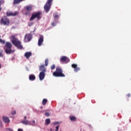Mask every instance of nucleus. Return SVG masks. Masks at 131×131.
I'll list each match as a JSON object with an SVG mask.
<instances>
[{
  "instance_id": "nucleus-1",
  "label": "nucleus",
  "mask_w": 131,
  "mask_h": 131,
  "mask_svg": "<svg viewBox=\"0 0 131 131\" xmlns=\"http://www.w3.org/2000/svg\"><path fill=\"white\" fill-rule=\"evenodd\" d=\"M11 42L15 47H16L17 49H23V47L22 45H21V41L18 40V39H17V38H16V37H15V36H14V35H12V36H11Z\"/></svg>"
},
{
  "instance_id": "nucleus-2",
  "label": "nucleus",
  "mask_w": 131,
  "mask_h": 131,
  "mask_svg": "<svg viewBox=\"0 0 131 131\" xmlns=\"http://www.w3.org/2000/svg\"><path fill=\"white\" fill-rule=\"evenodd\" d=\"M53 75L56 77H65V74L63 73V70L60 67H57L56 71L53 72Z\"/></svg>"
},
{
  "instance_id": "nucleus-3",
  "label": "nucleus",
  "mask_w": 131,
  "mask_h": 131,
  "mask_svg": "<svg viewBox=\"0 0 131 131\" xmlns=\"http://www.w3.org/2000/svg\"><path fill=\"white\" fill-rule=\"evenodd\" d=\"M12 45L11 42H7L4 47V50L6 54H11L12 53Z\"/></svg>"
},
{
  "instance_id": "nucleus-4",
  "label": "nucleus",
  "mask_w": 131,
  "mask_h": 131,
  "mask_svg": "<svg viewBox=\"0 0 131 131\" xmlns=\"http://www.w3.org/2000/svg\"><path fill=\"white\" fill-rule=\"evenodd\" d=\"M53 0H48L46 4L44 5V10L46 13L49 12L51 7L52 5Z\"/></svg>"
},
{
  "instance_id": "nucleus-5",
  "label": "nucleus",
  "mask_w": 131,
  "mask_h": 131,
  "mask_svg": "<svg viewBox=\"0 0 131 131\" xmlns=\"http://www.w3.org/2000/svg\"><path fill=\"white\" fill-rule=\"evenodd\" d=\"M26 11L24 13L26 16H30L31 11L33 10L32 5H27L25 7Z\"/></svg>"
},
{
  "instance_id": "nucleus-6",
  "label": "nucleus",
  "mask_w": 131,
  "mask_h": 131,
  "mask_svg": "<svg viewBox=\"0 0 131 131\" xmlns=\"http://www.w3.org/2000/svg\"><path fill=\"white\" fill-rule=\"evenodd\" d=\"M41 13L40 12H38L37 13H35V14H32L31 18H30V21H33L35 19V18H37V19L39 20L41 19Z\"/></svg>"
},
{
  "instance_id": "nucleus-7",
  "label": "nucleus",
  "mask_w": 131,
  "mask_h": 131,
  "mask_svg": "<svg viewBox=\"0 0 131 131\" xmlns=\"http://www.w3.org/2000/svg\"><path fill=\"white\" fill-rule=\"evenodd\" d=\"M10 23V20L7 18H5V19H4V18H2L1 20V24H3L4 26H8Z\"/></svg>"
},
{
  "instance_id": "nucleus-8",
  "label": "nucleus",
  "mask_w": 131,
  "mask_h": 131,
  "mask_svg": "<svg viewBox=\"0 0 131 131\" xmlns=\"http://www.w3.org/2000/svg\"><path fill=\"white\" fill-rule=\"evenodd\" d=\"M60 61L67 63L70 62V59H69V58L66 56H62V57L60 58Z\"/></svg>"
},
{
  "instance_id": "nucleus-9",
  "label": "nucleus",
  "mask_w": 131,
  "mask_h": 131,
  "mask_svg": "<svg viewBox=\"0 0 131 131\" xmlns=\"http://www.w3.org/2000/svg\"><path fill=\"white\" fill-rule=\"evenodd\" d=\"M44 41V37L43 35H40L38 40V46L41 47Z\"/></svg>"
},
{
  "instance_id": "nucleus-10",
  "label": "nucleus",
  "mask_w": 131,
  "mask_h": 131,
  "mask_svg": "<svg viewBox=\"0 0 131 131\" xmlns=\"http://www.w3.org/2000/svg\"><path fill=\"white\" fill-rule=\"evenodd\" d=\"M72 67L74 68L75 72H78L80 70V68L78 67L77 64H72Z\"/></svg>"
},
{
  "instance_id": "nucleus-11",
  "label": "nucleus",
  "mask_w": 131,
  "mask_h": 131,
  "mask_svg": "<svg viewBox=\"0 0 131 131\" xmlns=\"http://www.w3.org/2000/svg\"><path fill=\"white\" fill-rule=\"evenodd\" d=\"M19 12H14V13H12V12H7V16H17L18 15Z\"/></svg>"
},
{
  "instance_id": "nucleus-12",
  "label": "nucleus",
  "mask_w": 131,
  "mask_h": 131,
  "mask_svg": "<svg viewBox=\"0 0 131 131\" xmlns=\"http://www.w3.org/2000/svg\"><path fill=\"white\" fill-rule=\"evenodd\" d=\"M39 71H41L45 74H46V72H47V69H46L45 65H41L39 67Z\"/></svg>"
},
{
  "instance_id": "nucleus-13",
  "label": "nucleus",
  "mask_w": 131,
  "mask_h": 131,
  "mask_svg": "<svg viewBox=\"0 0 131 131\" xmlns=\"http://www.w3.org/2000/svg\"><path fill=\"white\" fill-rule=\"evenodd\" d=\"M27 38L28 41H30L32 38V34H26L25 36V40Z\"/></svg>"
},
{
  "instance_id": "nucleus-14",
  "label": "nucleus",
  "mask_w": 131,
  "mask_h": 131,
  "mask_svg": "<svg viewBox=\"0 0 131 131\" xmlns=\"http://www.w3.org/2000/svg\"><path fill=\"white\" fill-rule=\"evenodd\" d=\"M21 123H23V124H26V125L31 124V123H30V122H29V120H28L27 119V116L24 117V120H21Z\"/></svg>"
},
{
  "instance_id": "nucleus-15",
  "label": "nucleus",
  "mask_w": 131,
  "mask_h": 131,
  "mask_svg": "<svg viewBox=\"0 0 131 131\" xmlns=\"http://www.w3.org/2000/svg\"><path fill=\"white\" fill-rule=\"evenodd\" d=\"M46 76V74L42 71H40L39 75L40 80H43Z\"/></svg>"
},
{
  "instance_id": "nucleus-16",
  "label": "nucleus",
  "mask_w": 131,
  "mask_h": 131,
  "mask_svg": "<svg viewBox=\"0 0 131 131\" xmlns=\"http://www.w3.org/2000/svg\"><path fill=\"white\" fill-rule=\"evenodd\" d=\"M32 54L31 53V52H26L25 53V57H26V58H27V59H29L30 58V57H31Z\"/></svg>"
},
{
  "instance_id": "nucleus-17",
  "label": "nucleus",
  "mask_w": 131,
  "mask_h": 131,
  "mask_svg": "<svg viewBox=\"0 0 131 131\" xmlns=\"http://www.w3.org/2000/svg\"><path fill=\"white\" fill-rule=\"evenodd\" d=\"M3 121L7 123H9L10 121L9 118L8 117H7L6 116H3Z\"/></svg>"
},
{
  "instance_id": "nucleus-18",
  "label": "nucleus",
  "mask_w": 131,
  "mask_h": 131,
  "mask_svg": "<svg viewBox=\"0 0 131 131\" xmlns=\"http://www.w3.org/2000/svg\"><path fill=\"white\" fill-rule=\"evenodd\" d=\"M29 78L30 79V80H35L36 79V76H35V75L34 74H30L29 76Z\"/></svg>"
},
{
  "instance_id": "nucleus-19",
  "label": "nucleus",
  "mask_w": 131,
  "mask_h": 131,
  "mask_svg": "<svg viewBox=\"0 0 131 131\" xmlns=\"http://www.w3.org/2000/svg\"><path fill=\"white\" fill-rule=\"evenodd\" d=\"M21 2H23V0H13V4L16 5V4H19Z\"/></svg>"
},
{
  "instance_id": "nucleus-20",
  "label": "nucleus",
  "mask_w": 131,
  "mask_h": 131,
  "mask_svg": "<svg viewBox=\"0 0 131 131\" xmlns=\"http://www.w3.org/2000/svg\"><path fill=\"white\" fill-rule=\"evenodd\" d=\"M48 101L47 99H43L42 101V104L43 105H46L47 103H48Z\"/></svg>"
},
{
  "instance_id": "nucleus-21",
  "label": "nucleus",
  "mask_w": 131,
  "mask_h": 131,
  "mask_svg": "<svg viewBox=\"0 0 131 131\" xmlns=\"http://www.w3.org/2000/svg\"><path fill=\"white\" fill-rule=\"evenodd\" d=\"M46 124L48 125L51 123V119L50 118H47L45 120Z\"/></svg>"
},
{
  "instance_id": "nucleus-22",
  "label": "nucleus",
  "mask_w": 131,
  "mask_h": 131,
  "mask_svg": "<svg viewBox=\"0 0 131 131\" xmlns=\"http://www.w3.org/2000/svg\"><path fill=\"white\" fill-rule=\"evenodd\" d=\"M70 120L72 121H75L76 120V117L75 116H71Z\"/></svg>"
},
{
  "instance_id": "nucleus-23",
  "label": "nucleus",
  "mask_w": 131,
  "mask_h": 131,
  "mask_svg": "<svg viewBox=\"0 0 131 131\" xmlns=\"http://www.w3.org/2000/svg\"><path fill=\"white\" fill-rule=\"evenodd\" d=\"M56 68V65L55 64H53V65H51V69L52 70H54Z\"/></svg>"
},
{
  "instance_id": "nucleus-24",
  "label": "nucleus",
  "mask_w": 131,
  "mask_h": 131,
  "mask_svg": "<svg viewBox=\"0 0 131 131\" xmlns=\"http://www.w3.org/2000/svg\"><path fill=\"white\" fill-rule=\"evenodd\" d=\"M49 64V59H46L45 60V66H48Z\"/></svg>"
},
{
  "instance_id": "nucleus-25",
  "label": "nucleus",
  "mask_w": 131,
  "mask_h": 131,
  "mask_svg": "<svg viewBox=\"0 0 131 131\" xmlns=\"http://www.w3.org/2000/svg\"><path fill=\"white\" fill-rule=\"evenodd\" d=\"M54 18L55 19H58L59 16L57 14H55V15H54Z\"/></svg>"
},
{
  "instance_id": "nucleus-26",
  "label": "nucleus",
  "mask_w": 131,
  "mask_h": 131,
  "mask_svg": "<svg viewBox=\"0 0 131 131\" xmlns=\"http://www.w3.org/2000/svg\"><path fill=\"white\" fill-rule=\"evenodd\" d=\"M0 42L1 43H3V45H4L6 42L5 40H3V39H1L0 38Z\"/></svg>"
},
{
  "instance_id": "nucleus-27",
  "label": "nucleus",
  "mask_w": 131,
  "mask_h": 131,
  "mask_svg": "<svg viewBox=\"0 0 131 131\" xmlns=\"http://www.w3.org/2000/svg\"><path fill=\"white\" fill-rule=\"evenodd\" d=\"M11 114H12V115H15V114H16V111L15 110L11 111Z\"/></svg>"
},
{
  "instance_id": "nucleus-28",
  "label": "nucleus",
  "mask_w": 131,
  "mask_h": 131,
  "mask_svg": "<svg viewBox=\"0 0 131 131\" xmlns=\"http://www.w3.org/2000/svg\"><path fill=\"white\" fill-rule=\"evenodd\" d=\"M51 25H52V26L55 27V26H56L57 23H56V22H53L51 24Z\"/></svg>"
},
{
  "instance_id": "nucleus-29",
  "label": "nucleus",
  "mask_w": 131,
  "mask_h": 131,
  "mask_svg": "<svg viewBox=\"0 0 131 131\" xmlns=\"http://www.w3.org/2000/svg\"><path fill=\"white\" fill-rule=\"evenodd\" d=\"M6 129L7 130H9V131H13V128H10V127H8L7 128H6Z\"/></svg>"
},
{
  "instance_id": "nucleus-30",
  "label": "nucleus",
  "mask_w": 131,
  "mask_h": 131,
  "mask_svg": "<svg viewBox=\"0 0 131 131\" xmlns=\"http://www.w3.org/2000/svg\"><path fill=\"white\" fill-rule=\"evenodd\" d=\"M45 115L46 116H50V113L49 112H46Z\"/></svg>"
},
{
  "instance_id": "nucleus-31",
  "label": "nucleus",
  "mask_w": 131,
  "mask_h": 131,
  "mask_svg": "<svg viewBox=\"0 0 131 131\" xmlns=\"http://www.w3.org/2000/svg\"><path fill=\"white\" fill-rule=\"evenodd\" d=\"M59 125H57V126H56L55 131H58L59 129Z\"/></svg>"
},
{
  "instance_id": "nucleus-32",
  "label": "nucleus",
  "mask_w": 131,
  "mask_h": 131,
  "mask_svg": "<svg viewBox=\"0 0 131 131\" xmlns=\"http://www.w3.org/2000/svg\"><path fill=\"white\" fill-rule=\"evenodd\" d=\"M32 25H33V23L32 22L29 23V27L32 26Z\"/></svg>"
},
{
  "instance_id": "nucleus-33",
  "label": "nucleus",
  "mask_w": 131,
  "mask_h": 131,
  "mask_svg": "<svg viewBox=\"0 0 131 131\" xmlns=\"http://www.w3.org/2000/svg\"><path fill=\"white\" fill-rule=\"evenodd\" d=\"M35 123V120H32V125H34Z\"/></svg>"
},
{
  "instance_id": "nucleus-34",
  "label": "nucleus",
  "mask_w": 131,
  "mask_h": 131,
  "mask_svg": "<svg viewBox=\"0 0 131 131\" xmlns=\"http://www.w3.org/2000/svg\"><path fill=\"white\" fill-rule=\"evenodd\" d=\"M130 96H131L130 94H127V97H128V98H129Z\"/></svg>"
},
{
  "instance_id": "nucleus-35",
  "label": "nucleus",
  "mask_w": 131,
  "mask_h": 131,
  "mask_svg": "<svg viewBox=\"0 0 131 131\" xmlns=\"http://www.w3.org/2000/svg\"><path fill=\"white\" fill-rule=\"evenodd\" d=\"M18 131H23V128H18Z\"/></svg>"
},
{
  "instance_id": "nucleus-36",
  "label": "nucleus",
  "mask_w": 131,
  "mask_h": 131,
  "mask_svg": "<svg viewBox=\"0 0 131 131\" xmlns=\"http://www.w3.org/2000/svg\"><path fill=\"white\" fill-rule=\"evenodd\" d=\"M2 2V0H0V7H1V3Z\"/></svg>"
},
{
  "instance_id": "nucleus-37",
  "label": "nucleus",
  "mask_w": 131,
  "mask_h": 131,
  "mask_svg": "<svg viewBox=\"0 0 131 131\" xmlns=\"http://www.w3.org/2000/svg\"><path fill=\"white\" fill-rule=\"evenodd\" d=\"M2 11V8H0V12Z\"/></svg>"
},
{
  "instance_id": "nucleus-38",
  "label": "nucleus",
  "mask_w": 131,
  "mask_h": 131,
  "mask_svg": "<svg viewBox=\"0 0 131 131\" xmlns=\"http://www.w3.org/2000/svg\"><path fill=\"white\" fill-rule=\"evenodd\" d=\"M2 66H1V64L0 63V69L1 68Z\"/></svg>"
},
{
  "instance_id": "nucleus-39",
  "label": "nucleus",
  "mask_w": 131,
  "mask_h": 131,
  "mask_svg": "<svg viewBox=\"0 0 131 131\" xmlns=\"http://www.w3.org/2000/svg\"><path fill=\"white\" fill-rule=\"evenodd\" d=\"M0 124H2V122H1V121H0Z\"/></svg>"
},
{
  "instance_id": "nucleus-40",
  "label": "nucleus",
  "mask_w": 131,
  "mask_h": 131,
  "mask_svg": "<svg viewBox=\"0 0 131 131\" xmlns=\"http://www.w3.org/2000/svg\"><path fill=\"white\" fill-rule=\"evenodd\" d=\"M58 123V122H55V124H57Z\"/></svg>"
}]
</instances>
